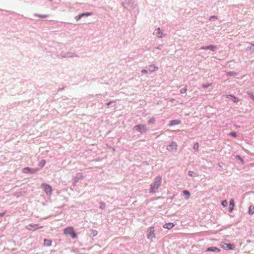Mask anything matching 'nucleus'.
Segmentation results:
<instances>
[{"instance_id": "obj_1", "label": "nucleus", "mask_w": 254, "mask_h": 254, "mask_svg": "<svg viewBox=\"0 0 254 254\" xmlns=\"http://www.w3.org/2000/svg\"><path fill=\"white\" fill-rule=\"evenodd\" d=\"M162 181V177L160 176H158L153 183L150 185L149 189V192L151 193H156L161 185Z\"/></svg>"}, {"instance_id": "obj_2", "label": "nucleus", "mask_w": 254, "mask_h": 254, "mask_svg": "<svg viewBox=\"0 0 254 254\" xmlns=\"http://www.w3.org/2000/svg\"><path fill=\"white\" fill-rule=\"evenodd\" d=\"M121 4L125 8L129 10H131L137 7V4L132 0H125Z\"/></svg>"}, {"instance_id": "obj_3", "label": "nucleus", "mask_w": 254, "mask_h": 254, "mask_svg": "<svg viewBox=\"0 0 254 254\" xmlns=\"http://www.w3.org/2000/svg\"><path fill=\"white\" fill-rule=\"evenodd\" d=\"M134 130H136L141 134L145 133L147 131V128L145 125L139 124L135 126L133 128Z\"/></svg>"}, {"instance_id": "obj_4", "label": "nucleus", "mask_w": 254, "mask_h": 254, "mask_svg": "<svg viewBox=\"0 0 254 254\" xmlns=\"http://www.w3.org/2000/svg\"><path fill=\"white\" fill-rule=\"evenodd\" d=\"M64 232L65 234L69 235L73 239H75L77 237V234L74 231L73 227L71 226L65 228L64 229Z\"/></svg>"}, {"instance_id": "obj_5", "label": "nucleus", "mask_w": 254, "mask_h": 254, "mask_svg": "<svg viewBox=\"0 0 254 254\" xmlns=\"http://www.w3.org/2000/svg\"><path fill=\"white\" fill-rule=\"evenodd\" d=\"M84 178V176L82 173H78L73 178V185L75 186L76 184L78 182L79 180H82Z\"/></svg>"}, {"instance_id": "obj_6", "label": "nucleus", "mask_w": 254, "mask_h": 254, "mask_svg": "<svg viewBox=\"0 0 254 254\" xmlns=\"http://www.w3.org/2000/svg\"><path fill=\"white\" fill-rule=\"evenodd\" d=\"M42 186L43 190L47 194H51L52 191V187L49 185L45 183H43Z\"/></svg>"}, {"instance_id": "obj_7", "label": "nucleus", "mask_w": 254, "mask_h": 254, "mask_svg": "<svg viewBox=\"0 0 254 254\" xmlns=\"http://www.w3.org/2000/svg\"><path fill=\"white\" fill-rule=\"evenodd\" d=\"M199 50H209L213 52H215L217 50V47L216 46L210 45L209 46H202L199 48Z\"/></svg>"}, {"instance_id": "obj_8", "label": "nucleus", "mask_w": 254, "mask_h": 254, "mask_svg": "<svg viewBox=\"0 0 254 254\" xmlns=\"http://www.w3.org/2000/svg\"><path fill=\"white\" fill-rule=\"evenodd\" d=\"M178 145L175 141H172L167 146V150L169 151H173L176 150L177 149Z\"/></svg>"}, {"instance_id": "obj_9", "label": "nucleus", "mask_w": 254, "mask_h": 254, "mask_svg": "<svg viewBox=\"0 0 254 254\" xmlns=\"http://www.w3.org/2000/svg\"><path fill=\"white\" fill-rule=\"evenodd\" d=\"M155 237V230L154 227H150L149 228L148 233L147 234V238L149 239H152Z\"/></svg>"}, {"instance_id": "obj_10", "label": "nucleus", "mask_w": 254, "mask_h": 254, "mask_svg": "<svg viewBox=\"0 0 254 254\" xmlns=\"http://www.w3.org/2000/svg\"><path fill=\"white\" fill-rule=\"evenodd\" d=\"M43 226H39L38 224H30L26 227L27 229L31 231H35L39 228H42Z\"/></svg>"}, {"instance_id": "obj_11", "label": "nucleus", "mask_w": 254, "mask_h": 254, "mask_svg": "<svg viewBox=\"0 0 254 254\" xmlns=\"http://www.w3.org/2000/svg\"><path fill=\"white\" fill-rule=\"evenodd\" d=\"M37 169H33L29 167H25L23 169V172L24 173H30L33 174L37 172Z\"/></svg>"}, {"instance_id": "obj_12", "label": "nucleus", "mask_w": 254, "mask_h": 254, "mask_svg": "<svg viewBox=\"0 0 254 254\" xmlns=\"http://www.w3.org/2000/svg\"><path fill=\"white\" fill-rule=\"evenodd\" d=\"M221 251L220 249L219 248L216 247H210L207 248L206 250L205 251V252H214V253H218L219 252Z\"/></svg>"}, {"instance_id": "obj_13", "label": "nucleus", "mask_w": 254, "mask_h": 254, "mask_svg": "<svg viewBox=\"0 0 254 254\" xmlns=\"http://www.w3.org/2000/svg\"><path fill=\"white\" fill-rule=\"evenodd\" d=\"M153 34L158 38H161L163 36L162 30L160 28H157L154 31Z\"/></svg>"}, {"instance_id": "obj_14", "label": "nucleus", "mask_w": 254, "mask_h": 254, "mask_svg": "<svg viewBox=\"0 0 254 254\" xmlns=\"http://www.w3.org/2000/svg\"><path fill=\"white\" fill-rule=\"evenodd\" d=\"M65 58H74V57H77L79 58V56L76 54L75 53H72V52H65V56H64Z\"/></svg>"}, {"instance_id": "obj_15", "label": "nucleus", "mask_w": 254, "mask_h": 254, "mask_svg": "<svg viewBox=\"0 0 254 254\" xmlns=\"http://www.w3.org/2000/svg\"><path fill=\"white\" fill-rule=\"evenodd\" d=\"M146 68L147 69L148 71L151 72L157 70L158 69V67L155 66L154 64L149 65L148 66H146Z\"/></svg>"}, {"instance_id": "obj_16", "label": "nucleus", "mask_w": 254, "mask_h": 254, "mask_svg": "<svg viewBox=\"0 0 254 254\" xmlns=\"http://www.w3.org/2000/svg\"><path fill=\"white\" fill-rule=\"evenodd\" d=\"M181 121L180 120H174L170 121V123L168 125L169 126L171 127L177 125H179L181 124Z\"/></svg>"}, {"instance_id": "obj_17", "label": "nucleus", "mask_w": 254, "mask_h": 254, "mask_svg": "<svg viewBox=\"0 0 254 254\" xmlns=\"http://www.w3.org/2000/svg\"><path fill=\"white\" fill-rule=\"evenodd\" d=\"M229 211L230 212H232L233 210L234 209V207L235 205L234 200L233 199H231L229 201Z\"/></svg>"}, {"instance_id": "obj_18", "label": "nucleus", "mask_w": 254, "mask_h": 254, "mask_svg": "<svg viewBox=\"0 0 254 254\" xmlns=\"http://www.w3.org/2000/svg\"><path fill=\"white\" fill-rule=\"evenodd\" d=\"M175 226L173 223L169 222L163 225V227L165 229H170Z\"/></svg>"}, {"instance_id": "obj_19", "label": "nucleus", "mask_w": 254, "mask_h": 254, "mask_svg": "<svg viewBox=\"0 0 254 254\" xmlns=\"http://www.w3.org/2000/svg\"><path fill=\"white\" fill-rule=\"evenodd\" d=\"M227 97V98L231 99L234 102L237 103L239 101V99L233 95L229 94L228 95Z\"/></svg>"}, {"instance_id": "obj_20", "label": "nucleus", "mask_w": 254, "mask_h": 254, "mask_svg": "<svg viewBox=\"0 0 254 254\" xmlns=\"http://www.w3.org/2000/svg\"><path fill=\"white\" fill-rule=\"evenodd\" d=\"M183 193L184 195L185 196L186 199L188 200L190 198V193L189 191L187 190H184L183 191Z\"/></svg>"}, {"instance_id": "obj_21", "label": "nucleus", "mask_w": 254, "mask_h": 254, "mask_svg": "<svg viewBox=\"0 0 254 254\" xmlns=\"http://www.w3.org/2000/svg\"><path fill=\"white\" fill-rule=\"evenodd\" d=\"M51 244H52V240H51L50 239H45L44 240V245L45 246H47V247L50 246L51 245Z\"/></svg>"}, {"instance_id": "obj_22", "label": "nucleus", "mask_w": 254, "mask_h": 254, "mask_svg": "<svg viewBox=\"0 0 254 254\" xmlns=\"http://www.w3.org/2000/svg\"><path fill=\"white\" fill-rule=\"evenodd\" d=\"M248 213L252 215L254 213V206L251 205L249 208Z\"/></svg>"}, {"instance_id": "obj_23", "label": "nucleus", "mask_w": 254, "mask_h": 254, "mask_svg": "<svg viewBox=\"0 0 254 254\" xmlns=\"http://www.w3.org/2000/svg\"><path fill=\"white\" fill-rule=\"evenodd\" d=\"M35 16L38 17L39 18H45L48 17V15L47 14H40L38 13H35L34 14Z\"/></svg>"}, {"instance_id": "obj_24", "label": "nucleus", "mask_w": 254, "mask_h": 254, "mask_svg": "<svg viewBox=\"0 0 254 254\" xmlns=\"http://www.w3.org/2000/svg\"><path fill=\"white\" fill-rule=\"evenodd\" d=\"M188 175L190 177H195L198 176L197 173H195V172H194L193 171H189V172H188Z\"/></svg>"}, {"instance_id": "obj_25", "label": "nucleus", "mask_w": 254, "mask_h": 254, "mask_svg": "<svg viewBox=\"0 0 254 254\" xmlns=\"http://www.w3.org/2000/svg\"><path fill=\"white\" fill-rule=\"evenodd\" d=\"M81 14L82 15L81 16L82 17H84V16H92L93 13L91 12H84V13H81Z\"/></svg>"}, {"instance_id": "obj_26", "label": "nucleus", "mask_w": 254, "mask_h": 254, "mask_svg": "<svg viewBox=\"0 0 254 254\" xmlns=\"http://www.w3.org/2000/svg\"><path fill=\"white\" fill-rule=\"evenodd\" d=\"M238 74V73L235 72V71H229L227 73V75L229 76H236Z\"/></svg>"}, {"instance_id": "obj_27", "label": "nucleus", "mask_w": 254, "mask_h": 254, "mask_svg": "<svg viewBox=\"0 0 254 254\" xmlns=\"http://www.w3.org/2000/svg\"><path fill=\"white\" fill-rule=\"evenodd\" d=\"M64 56H65V52H62L61 53L57 55V57L59 59L65 58Z\"/></svg>"}, {"instance_id": "obj_28", "label": "nucleus", "mask_w": 254, "mask_h": 254, "mask_svg": "<svg viewBox=\"0 0 254 254\" xmlns=\"http://www.w3.org/2000/svg\"><path fill=\"white\" fill-rule=\"evenodd\" d=\"M247 50L253 52L254 51V44L250 43V46L247 48Z\"/></svg>"}, {"instance_id": "obj_29", "label": "nucleus", "mask_w": 254, "mask_h": 254, "mask_svg": "<svg viewBox=\"0 0 254 254\" xmlns=\"http://www.w3.org/2000/svg\"><path fill=\"white\" fill-rule=\"evenodd\" d=\"M235 159H237V160H240L243 164H244V159H243V158L240 155H237L235 156Z\"/></svg>"}, {"instance_id": "obj_30", "label": "nucleus", "mask_w": 254, "mask_h": 254, "mask_svg": "<svg viewBox=\"0 0 254 254\" xmlns=\"http://www.w3.org/2000/svg\"><path fill=\"white\" fill-rule=\"evenodd\" d=\"M156 121V118H154V117H152L151 118L148 122V124L149 125H152L153 124H154V123Z\"/></svg>"}, {"instance_id": "obj_31", "label": "nucleus", "mask_w": 254, "mask_h": 254, "mask_svg": "<svg viewBox=\"0 0 254 254\" xmlns=\"http://www.w3.org/2000/svg\"><path fill=\"white\" fill-rule=\"evenodd\" d=\"M46 164V161L45 160H42L39 163L38 166L40 167H43Z\"/></svg>"}, {"instance_id": "obj_32", "label": "nucleus", "mask_w": 254, "mask_h": 254, "mask_svg": "<svg viewBox=\"0 0 254 254\" xmlns=\"http://www.w3.org/2000/svg\"><path fill=\"white\" fill-rule=\"evenodd\" d=\"M100 205H99V208L100 209H104L105 208V207H106V204L104 202H100V203H99Z\"/></svg>"}, {"instance_id": "obj_33", "label": "nucleus", "mask_w": 254, "mask_h": 254, "mask_svg": "<svg viewBox=\"0 0 254 254\" xmlns=\"http://www.w3.org/2000/svg\"><path fill=\"white\" fill-rule=\"evenodd\" d=\"M226 245L230 250H233L234 249V245L231 243L226 244Z\"/></svg>"}, {"instance_id": "obj_34", "label": "nucleus", "mask_w": 254, "mask_h": 254, "mask_svg": "<svg viewBox=\"0 0 254 254\" xmlns=\"http://www.w3.org/2000/svg\"><path fill=\"white\" fill-rule=\"evenodd\" d=\"M187 91V86H186L185 87L182 88L180 90V92L181 94H185V93H186Z\"/></svg>"}, {"instance_id": "obj_35", "label": "nucleus", "mask_w": 254, "mask_h": 254, "mask_svg": "<svg viewBox=\"0 0 254 254\" xmlns=\"http://www.w3.org/2000/svg\"><path fill=\"white\" fill-rule=\"evenodd\" d=\"M229 135L234 138H236L237 137V134L236 132L232 131L229 133Z\"/></svg>"}, {"instance_id": "obj_36", "label": "nucleus", "mask_w": 254, "mask_h": 254, "mask_svg": "<svg viewBox=\"0 0 254 254\" xmlns=\"http://www.w3.org/2000/svg\"><path fill=\"white\" fill-rule=\"evenodd\" d=\"M221 204L224 207H225L228 204V202L226 200H224L222 201Z\"/></svg>"}, {"instance_id": "obj_37", "label": "nucleus", "mask_w": 254, "mask_h": 254, "mask_svg": "<svg viewBox=\"0 0 254 254\" xmlns=\"http://www.w3.org/2000/svg\"><path fill=\"white\" fill-rule=\"evenodd\" d=\"M210 85H211V84H210V83H207V84H203V85H202V87L203 88L206 89V88H208V87H209Z\"/></svg>"}, {"instance_id": "obj_38", "label": "nucleus", "mask_w": 254, "mask_h": 254, "mask_svg": "<svg viewBox=\"0 0 254 254\" xmlns=\"http://www.w3.org/2000/svg\"><path fill=\"white\" fill-rule=\"evenodd\" d=\"M81 13L79 14L78 15H77V16H76L75 17V19H76V20L78 21L79 20V19H80L81 18H82V16H81Z\"/></svg>"}, {"instance_id": "obj_39", "label": "nucleus", "mask_w": 254, "mask_h": 254, "mask_svg": "<svg viewBox=\"0 0 254 254\" xmlns=\"http://www.w3.org/2000/svg\"><path fill=\"white\" fill-rule=\"evenodd\" d=\"M249 96L254 101V95L252 93H248Z\"/></svg>"}, {"instance_id": "obj_40", "label": "nucleus", "mask_w": 254, "mask_h": 254, "mask_svg": "<svg viewBox=\"0 0 254 254\" xmlns=\"http://www.w3.org/2000/svg\"><path fill=\"white\" fill-rule=\"evenodd\" d=\"M147 72H148L147 69H142L141 70V72L142 74L146 73H147Z\"/></svg>"}, {"instance_id": "obj_41", "label": "nucleus", "mask_w": 254, "mask_h": 254, "mask_svg": "<svg viewBox=\"0 0 254 254\" xmlns=\"http://www.w3.org/2000/svg\"><path fill=\"white\" fill-rule=\"evenodd\" d=\"M115 103V102H114V101H110V102H109L107 103H106V105H107L108 106H109L111 105H112V104H113V103Z\"/></svg>"}, {"instance_id": "obj_42", "label": "nucleus", "mask_w": 254, "mask_h": 254, "mask_svg": "<svg viewBox=\"0 0 254 254\" xmlns=\"http://www.w3.org/2000/svg\"><path fill=\"white\" fill-rule=\"evenodd\" d=\"M92 234H93V236H96L97 235V231L96 230H93L92 231Z\"/></svg>"}, {"instance_id": "obj_43", "label": "nucleus", "mask_w": 254, "mask_h": 254, "mask_svg": "<svg viewBox=\"0 0 254 254\" xmlns=\"http://www.w3.org/2000/svg\"><path fill=\"white\" fill-rule=\"evenodd\" d=\"M198 147V143H195L194 145V147H193L194 149H195L196 148H197Z\"/></svg>"}, {"instance_id": "obj_44", "label": "nucleus", "mask_w": 254, "mask_h": 254, "mask_svg": "<svg viewBox=\"0 0 254 254\" xmlns=\"http://www.w3.org/2000/svg\"><path fill=\"white\" fill-rule=\"evenodd\" d=\"M8 12L11 13V14H15L16 15H19V14L17 13H15L13 11H8Z\"/></svg>"}, {"instance_id": "obj_45", "label": "nucleus", "mask_w": 254, "mask_h": 254, "mask_svg": "<svg viewBox=\"0 0 254 254\" xmlns=\"http://www.w3.org/2000/svg\"><path fill=\"white\" fill-rule=\"evenodd\" d=\"M5 214V212H1L0 213V218L3 217Z\"/></svg>"}, {"instance_id": "obj_46", "label": "nucleus", "mask_w": 254, "mask_h": 254, "mask_svg": "<svg viewBox=\"0 0 254 254\" xmlns=\"http://www.w3.org/2000/svg\"><path fill=\"white\" fill-rule=\"evenodd\" d=\"M212 19H217V17L216 16H211L210 19L211 20Z\"/></svg>"}, {"instance_id": "obj_47", "label": "nucleus", "mask_w": 254, "mask_h": 254, "mask_svg": "<svg viewBox=\"0 0 254 254\" xmlns=\"http://www.w3.org/2000/svg\"><path fill=\"white\" fill-rule=\"evenodd\" d=\"M161 47H162V45H160V46H159L157 48L158 49H159V50H161Z\"/></svg>"}]
</instances>
